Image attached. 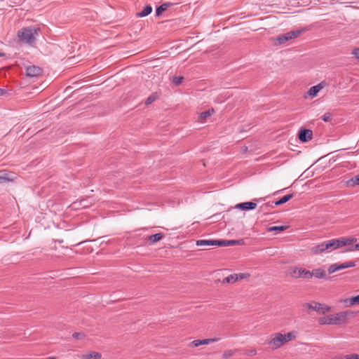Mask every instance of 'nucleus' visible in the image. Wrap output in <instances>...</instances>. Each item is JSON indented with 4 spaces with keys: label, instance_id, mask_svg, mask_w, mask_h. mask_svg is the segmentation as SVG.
I'll use <instances>...</instances> for the list:
<instances>
[{
    "label": "nucleus",
    "instance_id": "nucleus-14",
    "mask_svg": "<svg viewBox=\"0 0 359 359\" xmlns=\"http://www.w3.org/2000/svg\"><path fill=\"white\" fill-rule=\"evenodd\" d=\"M325 251L326 249L323 242L311 248V252L314 255L321 254Z\"/></svg>",
    "mask_w": 359,
    "mask_h": 359
},
{
    "label": "nucleus",
    "instance_id": "nucleus-8",
    "mask_svg": "<svg viewBox=\"0 0 359 359\" xmlns=\"http://www.w3.org/2000/svg\"><path fill=\"white\" fill-rule=\"evenodd\" d=\"M43 70L41 67L31 65L26 67V75L29 77H35L41 75Z\"/></svg>",
    "mask_w": 359,
    "mask_h": 359
},
{
    "label": "nucleus",
    "instance_id": "nucleus-21",
    "mask_svg": "<svg viewBox=\"0 0 359 359\" xmlns=\"http://www.w3.org/2000/svg\"><path fill=\"white\" fill-rule=\"evenodd\" d=\"M346 184L348 187H354L359 185V174L353 177L346 182Z\"/></svg>",
    "mask_w": 359,
    "mask_h": 359
},
{
    "label": "nucleus",
    "instance_id": "nucleus-45",
    "mask_svg": "<svg viewBox=\"0 0 359 359\" xmlns=\"http://www.w3.org/2000/svg\"><path fill=\"white\" fill-rule=\"evenodd\" d=\"M350 298H347L346 299H344V302L345 304V306H353L354 304H350V301H349Z\"/></svg>",
    "mask_w": 359,
    "mask_h": 359
},
{
    "label": "nucleus",
    "instance_id": "nucleus-17",
    "mask_svg": "<svg viewBox=\"0 0 359 359\" xmlns=\"http://www.w3.org/2000/svg\"><path fill=\"white\" fill-rule=\"evenodd\" d=\"M298 276L299 278H302L305 279H311L312 278L311 271L304 268H299Z\"/></svg>",
    "mask_w": 359,
    "mask_h": 359
},
{
    "label": "nucleus",
    "instance_id": "nucleus-31",
    "mask_svg": "<svg viewBox=\"0 0 359 359\" xmlns=\"http://www.w3.org/2000/svg\"><path fill=\"white\" fill-rule=\"evenodd\" d=\"M219 340L218 338H212V339H200L201 345H206L212 342H215Z\"/></svg>",
    "mask_w": 359,
    "mask_h": 359
},
{
    "label": "nucleus",
    "instance_id": "nucleus-34",
    "mask_svg": "<svg viewBox=\"0 0 359 359\" xmlns=\"http://www.w3.org/2000/svg\"><path fill=\"white\" fill-rule=\"evenodd\" d=\"M322 119L325 122H330L332 119V114L330 112H327L322 116Z\"/></svg>",
    "mask_w": 359,
    "mask_h": 359
},
{
    "label": "nucleus",
    "instance_id": "nucleus-47",
    "mask_svg": "<svg viewBox=\"0 0 359 359\" xmlns=\"http://www.w3.org/2000/svg\"><path fill=\"white\" fill-rule=\"evenodd\" d=\"M5 55H6V54L4 53L0 52V57H4Z\"/></svg>",
    "mask_w": 359,
    "mask_h": 359
},
{
    "label": "nucleus",
    "instance_id": "nucleus-44",
    "mask_svg": "<svg viewBox=\"0 0 359 359\" xmlns=\"http://www.w3.org/2000/svg\"><path fill=\"white\" fill-rule=\"evenodd\" d=\"M8 94V91L6 89L0 88V96L6 95Z\"/></svg>",
    "mask_w": 359,
    "mask_h": 359
},
{
    "label": "nucleus",
    "instance_id": "nucleus-30",
    "mask_svg": "<svg viewBox=\"0 0 359 359\" xmlns=\"http://www.w3.org/2000/svg\"><path fill=\"white\" fill-rule=\"evenodd\" d=\"M339 270V264H331L327 269L329 274L333 273Z\"/></svg>",
    "mask_w": 359,
    "mask_h": 359
},
{
    "label": "nucleus",
    "instance_id": "nucleus-11",
    "mask_svg": "<svg viewBox=\"0 0 359 359\" xmlns=\"http://www.w3.org/2000/svg\"><path fill=\"white\" fill-rule=\"evenodd\" d=\"M325 86V81H322L316 86L310 88L307 93L311 97L317 96L318 92Z\"/></svg>",
    "mask_w": 359,
    "mask_h": 359
},
{
    "label": "nucleus",
    "instance_id": "nucleus-1",
    "mask_svg": "<svg viewBox=\"0 0 359 359\" xmlns=\"http://www.w3.org/2000/svg\"><path fill=\"white\" fill-rule=\"evenodd\" d=\"M41 33L39 27L29 26L21 28L18 31L17 36L19 41L30 46H34L36 41V37Z\"/></svg>",
    "mask_w": 359,
    "mask_h": 359
},
{
    "label": "nucleus",
    "instance_id": "nucleus-26",
    "mask_svg": "<svg viewBox=\"0 0 359 359\" xmlns=\"http://www.w3.org/2000/svg\"><path fill=\"white\" fill-rule=\"evenodd\" d=\"M355 261H349L342 264H339V270L355 266Z\"/></svg>",
    "mask_w": 359,
    "mask_h": 359
},
{
    "label": "nucleus",
    "instance_id": "nucleus-27",
    "mask_svg": "<svg viewBox=\"0 0 359 359\" xmlns=\"http://www.w3.org/2000/svg\"><path fill=\"white\" fill-rule=\"evenodd\" d=\"M299 271V268L297 266L290 267L288 270L287 273L292 277L294 278H298V273Z\"/></svg>",
    "mask_w": 359,
    "mask_h": 359
},
{
    "label": "nucleus",
    "instance_id": "nucleus-48",
    "mask_svg": "<svg viewBox=\"0 0 359 359\" xmlns=\"http://www.w3.org/2000/svg\"><path fill=\"white\" fill-rule=\"evenodd\" d=\"M262 198H259V199H254V201H260V200H262Z\"/></svg>",
    "mask_w": 359,
    "mask_h": 359
},
{
    "label": "nucleus",
    "instance_id": "nucleus-38",
    "mask_svg": "<svg viewBox=\"0 0 359 359\" xmlns=\"http://www.w3.org/2000/svg\"><path fill=\"white\" fill-rule=\"evenodd\" d=\"M201 346L200 339L194 340L189 344V346L192 348L198 347Z\"/></svg>",
    "mask_w": 359,
    "mask_h": 359
},
{
    "label": "nucleus",
    "instance_id": "nucleus-23",
    "mask_svg": "<svg viewBox=\"0 0 359 359\" xmlns=\"http://www.w3.org/2000/svg\"><path fill=\"white\" fill-rule=\"evenodd\" d=\"M159 97V95L158 93H153L151 95H150L147 99L145 101L146 105H149L151 103H153L154 101H156Z\"/></svg>",
    "mask_w": 359,
    "mask_h": 359
},
{
    "label": "nucleus",
    "instance_id": "nucleus-36",
    "mask_svg": "<svg viewBox=\"0 0 359 359\" xmlns=\"http://www.w3.org/2000/svg\"><path fill=\"white\" fill-rule=\"evenodd\" d=\"M293 197H294V194H290L283 196L280 199L281 200V202L284 204V203H287V201H289L290 199H292Z\"/></svg>",
    "mask_w": 359,
    "mask_h": 359
},
{
    "label": "nucleus",
    "instance_id": "nucleus-9",
    "mask_svg": "<svg viewBox=\"0 0 359 359\" xmlns=\"http://www.w3.org/2000/svg\"><path fill=\"white\" fill-rule=\"evenodd\" d=\"M257 207V203L253 201L243 202L238 203L236 205V208H238L241 210L247 211L255 209Z\"/></svg>",
    "mask_w": 359,
    "mask_h": 359
},
{
    "label": "nucleus",
    "instance_id": "nucleus-13",
    "mask_svg": "<svg viewBox=\"0 0 359 359\" xmlns=\"http://www.w3.org/2000/svg\"><path fill=\"white\" fill-rule=\"evenodd\" d=\"M220 240H198L196 241L197 246L202 245H217L219 247Z\"/></svg>",
    "mask_w": 359,
    "mask_h": 359
},
{
    "label": "nucleus",
    "instance_id": "nucleus-15",
    "mask_svg": "<svg viewBox=\"0 0 359 359\" xmlns=\"http://www.w3.org/2000/svg\"><path fill=\"white\" fill-rule=\"evenodd\" d=\"M172 3L166 2L158 6L156 9V15L160 16L164 11H165L169 7L172 6Z\"/></svg>",
    "mask_w": 359,
    "mask_h": 359
},
{
    "label": "nucleus",
    "instance_id": "nucleus-42",
    "mask_svg": "<svg viewBox=\"0 0 359 359\" xmlns=\"http://www.w3.org/2000/svg\"><path fill=\"white\" fill-rule=\"evenodd\" d=\"M245 354L248 356H253L257 354V351L255 349H250L247 351Z\"/></svg>",
    "mask_w": 359,
    "mask_h": 359
},
{
    "label": "nucleus",
    "instance_id": "nucleus-3",
    "mask_svg": "<svg viewBox=\"0 0 359 359\" xmlns=\"http://www.w3.org/2000/svg\"><path fill=\"white\" fill-rule=\"evenodd\" d=\"M357 239L355 238H334L329 241H324L325 248L326 251H332L336 250L340 247L345 246L346 245H351L355 242H356Z\"/></svg>",
    "mask_w": 359,
    "mask_h": 359
},
{
    "label": "nucleus",
    "instance_id": "nucleus-5",
    "mask_svg": "<svg viewBox=\"0 0 359 359\" xmlns=\"http://www.w3.org/2000/svg\"><path fill=\"white\" fill-rule=\"evenodd\" d=\"M302 307L304 309H308V313H309V310H312L320 314H325L331 311V307L328 305L318 303L314 301L311 302V303L303 304Z\"/></svg>",
    "mask_w": 359,
    "mask_h": 359
},
{
    "label": "nucleus",
    "instance_id": "nucleus-20",
    "mask_svg": "<svg viewBox=\"0 0 359 359\" xmlns=\"http://www.w3.org/2000/svg\"><path fill=\"white\" fill-rule=\"evenodd\" d=\"M238 280V277L237 273L231 274L229 276L224 278L222 280L223 284L235 283Z\"/></svg>",
    "mask_w": 359,
    "mask_h": 359
},
{
    "label": "nucleus",
    "instance_id": "nucleus-10",
    "mask_svg": "<svg viewBox=\"0 0 359 359\" xmlns=\"http://www.w3.org/2000/svg\"><path fill=\"white\" fill-rule=\"evenodd\" d=\"M245 244L244 239L239 240H220L219 247H226L231 245H242Z\"/></svg>",
    "mask_w": 359,
    "mask_h": 359
},
{
    "label": "nucleus",
    "instance_id": "nucleus-35",
    "mask_svg": "<svg viewBox=\"0 0 359 359\" xmlns=\"http://www.w3.org/2000/svg\"><path fill=\"white\" fill-rule=\"evenodd\" d=\"M72 337L75 339H82L86 337V334L83 332H74L72 334Z\"/></svg>",
    "mask_w": 359,
    "mask_h": 359
},
{
    "label": "nucleus",
    "instance_id": "nucleus-22",
    "mask_svg": "<svg viewBox=\"0 0 359 359\" xmlns=\"http://www.w3.org/2000/svg\"><path fill=\"white\" fill-rule=\"evenodd\" d=\"M274 208L273 203L268 202V203H264L262 205H261L259 207V211L264 212L265 214V213H266L267 211L269 210L270 208Z\"/></svg>",
    "mask_w": 359,
    "mask_h": 359
},
{
    "label": "nucleus",
    "instance_id": "nucleus-7",
    "mask_svg": "<svg viewBox=\"0 0 359 359\" xmlns=\"http://www.w3.org/2000/svg\"><path fill=\"white\" fill-rule=\"evenodd\" d=\"M298 138L302 142H307L313 137V131L307 128H301L298 132Z\"/></svg>",
    "mask_w": 359,
    "mask_h": 359
},
{
    "label": "nucleus",
    "instance_id": "nucleus-24",
    "mask_svg": "<svg viewBox=\"0 0 359 359\" xmlns=\"http://www.w3.org/2000/svg\"><path fill=\"white\" fill-rule=\"evenodd\" d=\"M163 237V234L161 233H155L149 236V240L152 243H155L161 241Z\"/></svg>",
    "mask_w": 359,
    "mask_h": 359
},
{
    "label": "nucleus",
    "instance_id": "nucleus-40",
    "mask_svg": "<svg viewBox=\"0 0 359 359\" xmlns=\"http://www.w3.org/2000/svg\"><path fill=\"white\" fill-rule=\"evenodd\" d=\"M238 280H242L250 277V274L248 273H242L238 274Z\"/></svg>",
    "mask_w": 359,
    "mask_h": 359
},
{
    "label": "nucleus",
    "instance_id": "nucleus-6",
    "mask_svg": "<svg viewBox=\"0 0 359 359\" xmlns=\"http://www.w3.org/2000/svg\"><path fill=\"white\" fill-rule=\"evenodd\" d=\"M287 343V340L281 333H276L273 337L268 342V344L272 349H277Z\"/></svg>",
    "mask_w": 359,
    "mask_h": 359
},
{
    "label": "nucleus",
    "instance_id": "nucleus-25",
    "mask_svg": "<svg viewBox=\"0 0 359 359\" xmlns=\"http://www.w3.org/2000/svg\"><path fill=\"white\" fill-rule=\"evenodd\" d=\"M238 351V349H234V350L229 349V350H226V351H224V353L222 354V358L223 359H229L231 357H232L233 355H234L236 354V353H237Z\"/></svg>",
    "mask_w": 359,
    "mask_h": 359
},
{
    "label": "nucleus",
    "instance_id": "nucleus-4",
    "mask_svg": "<svg viewBox=\"0 0 359 359\" xmlns=\"http://www.w3.org/2000/svg\"><path fill=\"white\" fill-rule=\"evenodd\" d=\"M306 30V29L292 30L285 34H280L276 37H273V38H272V40L273 41V44L275 46L282 45L291 39L297 38L302 33H304Z\"/></svg>",
    "mask_w": 359,
    "mask_h": 359
},
{
    "label": "nucleus",
    "instance_id": "nucleus-41",
    "mask_svg": "<svg viewBox=\"0 0 359 359\" xmlns=\"http://www.w3.org/2000/svg\"><path fill=\"white\" fill-rule=\"evenodd\" d=\"M353 250H359V243L355 244L353 246L348 247L346 249V251H353Z\"/></svg>",
    "mask_w": 359,
    "mask_h": 359
},
{
    "label": "nucleus",
    "instance_id": "nucleus-29",
    "mask_svg": "<svg viewBox=\"0 0 359 359\" xmlns=\"http://www.w3.org/2000/svg\"><path fill=\"white\" fill-rule=\"evenodd\" d=\"M214 112V109H208L205 111H203L199 115V119L201 120H206L208 117L211 116V114Z\"/></svg>",
    "mask_w": 359,
    "mask_h": 359
},
{
    "label": "nucleus",
    "instance_id": "nucleus-18",
    "mask_svg": "<svg viewBox=\"0 0 359 359\" xmlns=\"http://www.w3.org/2000/svg\"><path fill=\"white\" fill-rule=\"evenodd\" d=\"M83 359H100L102 357V354L96 351H90L87 354L83 355Z\"/></svg>",
    "mask_w": 359,
    "mask_h": 359
},
{
    "label": "nucleus",
    "instance_id": "nucleus-16",
    "mask_svg": "<svg viewBox=\"0 0 359 359\" xmlns=\"http://www.w3.org/2000/svg\"><path fill=\"white\" fill-rule=\"evenodd\" d=\"M11 172H7L5 170L0 171V184H4L12 181Z\"/></svg>",
    "mask_w": 359,
    "mask_h": 359
},
{
    "label": "nucleus",
    "instance_id": "nucleus-32",
    "mask_svg": "<svg viewBox=\"0 0 359 359\" xmlns=\"http://www.w3.org/2000/svg\"><path fill=\"white\" fill-rule=\"evenodd\" d=\"M283 336L285 338V340H287V342L294 339L296 337L295 332H290L286 334H283Z\"/></svg>",
    "mask_w": 359,
    "mask_h": 359
},
{
    "label": "nucleus",
    "instance_id": "nucleus-46",
    "mask_svg": "<svg viewBox=\"0 0 359 359\" xmlns=\"http://www.w3.org/2000/svg\"><path fill=\"white\" fill-rule=\"evenodd\" d=\"M282 204H283V203L281 202V200H280V199H279V200H278V201H275V202H274L273 205H274V207H275V206L280 205H282Z\"/></svg>",
    "mask_w": 359,
    "mask_h": 359
},
{
    "label": "nucleus",
    "instance_id": "nucleus-2",
    "mask_svg": "<svg viewBox=\"0 0 359 359\" xmlns=\"http://www.w3.org/2000/svg\"><path fill=\"white\" fill-rule=\"evenodd\" d=\"M354 313L351 311H341L333 315H329L318 318L320 325H340L348 322L349 318L353 317Z\"/></svg>",
    "mask_w": 359,
    "mask_h": 359
},
{
    "label": "nucleus",
    "instance_id": "nucleus-39",
    "mask_svg": "<svg viewBox=\"0 0 359 359\" xmlns=\"http://www.w3.org/2000/svg\"><path fill=\"white\" fill-rule=\"evenodd\" d=\"M344 359H359V355L356 353L346 355L344 356Z\"/></svg>",
    "mask_w": 359,
    "mask_h": 359
},
{
    "label": "nucleus",
    "instance_id": "nucleus-37",
    "mask_svg": "<svg viewBox=\"0 0 359 359\" xmlns=\"http://www.w3.org/2000/svg\"><path fill=\"white\" fill-rule=\"evenodd\" d=\"M349 301L351 304L359 305V294L356 296L350 297Z\"/></svg>",
    "mask_w": 359,
    "mask_h": 359
},
{
    "label": "nucleus",
    "instance_id": "nucleus-33",
    "mask_svg": "<svg viewBox=\"0 0 359 359\" xmlns=\"http://www.w3.org/2000/svg\"><path fill=\"white\" fill-rule=\"evenodd\" d=\"M184 79L183 76H173L172 78V83L175 86H179L182 83V81Z\"/></svg>",
    "mask_w": 359,
    "mask_h": 359
},
{
    "label": "nucleus",
    "instance_id": "nucleus-12",
    "mask_svg": "<svg viewBox=\"0 0 359 359\" xmlns=\"http://www.w3.org/2000/svg\"><path fill=\"white\" fill-rule=\"evenodd\" d=\"M312 277H316L319 279L330 280L331 277L327 276L326 272L322 269H316L311 271Z\"/></svg>",
    "mask_w": 359,
    "mask_h": 359
},
{
    "label": "nucleus",
    "instance_id": "nucleus-43",
    "mask_svg": "<svg viewBox=\"0 0 359 359\" xmlns=\"http://www.w3.org/2000/svg\"><path fill=\"white\" fill-rule=\"evenodd\" d=\"M352 54L359 60V48H355L353 50Z\"/></svg>",
    "mask_w": 359,
    "mask_h": 359
},
{
    "label": "nucleus",
    "instance_id": "nucleus-28",
    "mask_svg": "<svg viewBox=\"0 0 359 359\" xmlns=\"http://www.w3.org/2000/svg\"><path fill=\"white\" fill-rule=\"evenodd\" d=\"M287 228H288V226H273L269 227L267 231H268L281 232V231L286 230Z\"/></svg>",
    "mask_w": 359,
    "mask_h": 359
},
{
    "label": "nucleus",
    "instance_id": "nucleus-19",
    "mask_svg": "<svg viewBox=\"0 0 359 359\" xmlns=\"http://www.w3.org/2000/svg\"><path fill=\"white\" fill-rule=\"evenodd\" d=\"M151 11L152 7L150 5H147L141 12L137 13V16L141 18L146 17L148 15H149L151 13Z\"/></svg>",
    "mask_w": 359,
    "mask_h": 359
}]
</instances>
